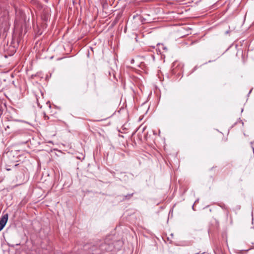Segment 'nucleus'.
Here are the masks:
<instances>
[{
    "instance_id": "f257e3e1",
    "label": "nucleus",
    "mask_w": 254,
    "mask_h": 254,
    "mask_svg": "<svg viewBox=\"0 0 254 254\" xmlns=\"http://www.w3.org/2000/svg\"><path fill=\"white\" fill-rule=\"evenodd\" d=\"M35 96L38 106L40 108H42L41 103H42L44 102L43 93L41 91H39L36 93Z\"/></svg>"
},
{
    "instance_id": "f03ea898",
    "label": "nucleus",
    "mask_w": 254,
    "mask_h": 254,
    "mask_svg": "<svg viewBox=\"0 0 254 254\" xmlns=\"http://www.w3.org/2000/svg\"><path fill=\"white\" fill-rule=\"evenodd\" d=\"M8 220V215L5 214L0 218V231L2 230L3 227L5 226Z\"/></svg>"
},
{
    "instance_id": "7ed1b4c3",
    "label": "nucleus",
    "mask_w": 254,
    "mask_h": 254,
    "mask_svg": "<svg viewBox=\"0 0 254 254\" xmlns=\"http://www.w3.org/2000/svg\"><path fill=\"white\" fill-rule=\"evenodd\" d=\"M145 128V127H142V131H143L144 130Z\"/></svg>"
},
{
    "instance_id": "20e7f679",
    "label": "nucleus",
    "mask_w": 254,
    "mask_h": 254,
    "mask_svg": "<svg viewBox=\"0 0 254 254\" xmlns=\"http://www.w3.org/2000/svg\"><path fill=\"white\" fill-rule=\"evenodd\" d=\"M142 125H141V126H140L139 127V128H138V129H140L142 128Z\"/></svg>"
},
{
    "instance_id": "39448f33",
    "label": "nucleus",
    "mask_w": 254,
    "mask_h": 254,
    "mask_svg": "<svg viewBox=\"0 0 254 254\" xmlns=\"http://www.w3.org/2000/svg\"><path fill=\"white\" fill-rule=\"evenodd\" d=\"M243 111V109H242L241 112H242Z\"/></svg>"
}]
</instances>
